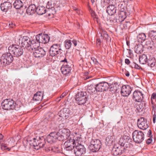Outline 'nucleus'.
<instances>
[{"label":"nucleus","instance_id":"1","mask_svg":"<svg viewBox=\"0 0 156 156\" xmlns=\"http://www.w3.org/2000/svg\"><path fill=\"white\" fill-rule=\"evenodd\" d=\"M15 43L20 44H21L22 47H25V48L29 51H31L33 50L32 47H34V43H33V40L30 41L29 37L27 36L23 37L16 38L15 39Z\"/></svg>","mask_w":156,"mask_h":156},{"label":"nucleus","instance_id":"2","mask_svg":"<svg viewBox=\"0 0 156 156\" xmlns=\"http://www.w3.org/2000/svg\"><path fill=\"white\" fill-rule=\"evenodd\" d=\"M35 39L33 40V43H34V47L40 46V43L45 44L48 42L50 39V37L47 34H40L37 35L35 37Z\"/></svg>","mask_w":156,"mask_h":156},{"label":"nucleus","instance_id":"3","mask_svg":"<svg viewBox=\"0 0 156 156\" xmlns=\"http://www.w3.org/2000/svg\"><path fill=\"white\" fill-rule=\"evenodd\" d=\"M9 52L13 55L14 57H19L22 55L23 53V48L18 44H12L8 48Z\"/></svg>","mask_w":156,"mask_h":156},{"label":"nucleus","instance_id":"4","mask_svg":"<svg viewBox=\"0 0 156 156\" xmlns=\"http://www.w3.org/2000/svg\"><path fill=\"white\" fill-rule=\"evenodd\" d=\"M73 137H70V138L67 139L64 144V153H65L66 155L68 156L72 153V150L76 145L74 139H73Z\"/></svg>","mask_w":156,"mask_h":156},{"label":"nucleus","instance_id":"5","mask_svg":"<svg viewBox=\"0 0 156 156\" xmlns=\"http://www.w3.org/2000/svg\"><path fill=\"white\" fill-rule=\"evenodd\" d=\"M1 105L3 109L9 110L14 109L16 105V104L12 99H6L2 102Z\"/></svg>","mask_w":156,"mask_h":156},{"label":"nucleus","instance_id":"6","mask_svg":"<svg viewBox=\"0 0 156 156\" xmlns=\"http://www.w3.org/2000/svg\"><path fill=\"white\" fill-rule=\"evenodd\" d=\"M13 59L12 55L9 52L2 55L0 59V62L2 66H4L11 63Z\"/></svg>","mask_w":156,"mask_h":156},{"label":"nucleus","instance_id":"7","mask_svg":"<svg viewBox=\"0 0 156 156\" xmlns=\"http://www.w3.org/2000/svg\"><path fill=\"white\" fill-rule=\"evenodd\" d=\"M87 93L85 92H79L76 94L75 100L79 105H84L87 100Z\"/></svg>","mask_w":156,"mask_h":156},{"label":"nucleus","instance_id":"8","mask_svg":"<svg viewBox=\"0 0 156 156\" xmlns=\"http://www.w3.org/2000/svg\"><path fill=\"white\" fill-rule=\"evenodd\" d=\"M134 141L137 144H140L144 140V133L141 131L135 130L132 133Z\"/></svg>","mask_w":156,"mask_h":156},{"label":"nucleus","instance_id":"9","mask_svg":"<svg viewBox=\"0 0 156 156\" xmlns=\"http://www.w3.org/2000/svg\"><path fill=\"white\" fill-rule=\"evenodd\" d=\"M61 62H64L61 69L62 73L65 75L68 76L70 73L72 68L70 63L65 58L64 60L61 61Z\"/></svg>","mask_w":156,"mask_h":156},{"label":"nucleus","instance_id":"10","mask_svg":"<svg viewBox=\"0 0 156 156\" xmlns=\"http://www.w3.org/2000/svg\"><path fill=\"white\" fill-rule=\"evenodd\" d=\"M101 145V143L99 140H93L89 146V148L92 152H95L99 150Z\"/></svg>","mask_w":156,"mask_h":156},{"label":"nucleus","instance_id":"11","mask_svg":"<svg viewBox=\"0 0 156 156\" xmlns=\"http://www.w3.org/2000/svg\"><path fill=\"white\" fill-rule=\"evenodd\" d=\"M59 133L58 136L59 141L63 140L70 138V137L73 136L70 135V131L67 129H63L59 130Z\"/></svg>","mask_w":156,"mask_h":156},{"label":"nucleus","instance_id":"12","mask_svg":"<svg viewBox=\"0 0 156 156\" xmlns=\"http://www.w3.org/2000/svg\"><path fill=\"white\" fill-rule=\"evenodd\" d=\"M32 48H33V50L30 52H33V55L35 57H42L46 54V51L42 48L32 47Z\"/></svg>","mask_w":156,"mask_h":156},{"label":"nucleus","instance_id":"13","mask_svg":"<svg viewBox=\"0 0 156 156\" xmlns=\"http://www.w3.org/2000/svg\"><path fill=\"white\" fill-rule=\"evenodd\" d=\"M62 50L60 44H55L52 45L49 50V54L52 57L54 56L59 53H61Z\"/></svg>","mask_w":156,"mask_h":156},{"label":"nucleus","instance_id":"14","mask_svg":"<svg viewBox=\"0 0 156 156\" xmlns=\"http://www.w3.org/2000/svg\"><path fill=\"white\" fill-rule=\"evenodd\" d=\"M74 152L76 156H85L86 149L83 145L78 144L74 148Z\"/></svg>","mask_w":156,"mask_h":156},{"label":"nucleus","instance_id":"15","mask_svg":"<svg viewBox=\"0 0 156 156\" xmlns=\"http://www.w3.org/2000/svg\"><path fill=\"white\" fill-rule=\"evenodd\" d=\"M109 84L105 82L99 83L96 84V92H102L106 90L109 88Z\"/></svg>","mask_w":156,"mask_h":156},{"label":"nucleus","instance_id":"16","mask_svg":"<svg viewBox=\"0 0 156 156\" xmlns=\"http://www.w3.org/2000/svg\"><path fill=\"white\" fill-rule=\"evenodd\" d=\"M137 125L139 128L143 130L146 129L148 126L147 119L143 117L138 120Z\"/></svg>","mask_w":156,"mask_h":156},{"label":"nucleus","instance_id":"17","mask_svg":"<svg viewBox=\"0 0 156 156\" xmlns=\"http://www.w3.org/2000/svg\"><path fill=\"white\" fill-rule=\"evenodd\" d=\"M59 135V133L56 132H51L47 136L46 139V140L48 143H52L55 142L57 140H58V136Z\"/></svg>","mask_w":156,"mask_h":156},{"label":"nucleus","instance_id":"18","mask_svg":"<svg viewBox=\"0 0 156 156\" xmlns=\"http://www.w3.org/2000/svg\"><path fill=\"white\" fill-rule=\"evenodd\" d=\"M132 89L131 87L128 85H124L121 87V93L124 97H128L130 94Z\"/></svg>","mask_w":156,"mask_h":156},{"label":"nucleus","instance_id":"19","mask_svg":"<svg viewBox=\"0 0 156 156\" xmlns=\"http://www.w3.org/2000/svg\"><path fill=\"white\" fill-rule=\"evenodd\" d=\"M133 98L136 102L139 103L140 102L144 101H143V94L142 92L139 91H135L133 92Z\"/></svg>","mask_w":156,"mask_h":156},{"label":"nucleus","instance_id":"20","mask_svg":"<svg viewBox=\"0 0 156 156\" xmlns=\"http://www.w3.org/2000/svg\"><path fill=\"white\" fill-rule=\"evenodd\" d=\"M58 115L59 116L63 119H66L71 115L70 110L67 108H63L58 113Z\"/></svg>","mask_w":156,"mask_h":156},{"label":"nucleus","instance_id":"21","mask_svg":"<svg viewBox=\"0 0 156 156\" xmlns=\"http://www.w3.org/2000/svg\"><path fill=\"white\" fill-rule=\"evenodd\" d=\"M121 146L119 147H117L116 146H114L112 150V153L114 156L121 155L125 151L126 149Z\"/></svg>","mask_w":156,"mask_h":156},{"label":"nucleus","instance_id":"22","mask_svg":"<svg viewBox=\"0 0 156 156\" xmlns=\"http://www.w3.org/2000/svg\"><path fill=\"white\" fill-rule=\"evenodd\" d=\"M134 107L136 109V111L139 112H141L143 109L146 107V103L145 101L140 102V103L137 102L135 103Z\"/></svg>","mask_w":156,"mask_h":156},{"label":"nucleus","instance_id":"23","mask_svg":"<svg viewBox=\"0 0 156 156\" xmlns=\"http://www.w3.org/2000/svg\"><path fill=\"white\" fill-rule=\"evenodd\" d=\"M0 7L2 11L7 12L8 10L11 9L12 5L10 2H5L2 3Z\"/></svg>","mask_w":156,"mask_h":156},{"label":"nucleus","instance_id":"24","mask_svg":"<svg viewBox=\"0 0 156 156\" xmlns=\"http://www.w3.org/2000/svg\"><path fill=\"white\" fill-rule=\"evenodd\" d=\"M43 94L41 92H38L35 94L33 98L34 101L39 103L42 100Z\"/></svg>","mask_w":156,"mask_h":156},{"label":"nucleus","instance_id":"25","mask_svg":"<svg viewBox=\"0 0 156 156\" xmlns=\"http://www.w3.org/2000/svg\"><path fill=\"white\" fill-rule=\"evenodd\" d=\"M116 8L115 5H110L107 7V12L110 15H112L116 13Z\"/></svg>","mask_w":156,"mask_h":156},{"label":"nucleus","instance_id":"26","mask_svg":"<svg viewBox=\"0 0 156 156\" xmlns=\"http://www.w3.org/2000/svg\"><path fill=\"white\" fill-rule=\"evenodd\" d=\"M36 7L34 4L30 5L27 9V12L29 15H32L36 12Z\"/></svg>","mask_w":156,"mask_h":156},{"label":"nucleus","instance_id":"27","mask_svg":"<svg viewBox=\"0 0 156 156\" xmlns=\"http://www.w3.org/2000/svg\"><path fill=\"white\" fill-rule=\"evenodd\" d=\"M132 139L128 136H125L120 138L119 141V144L121 146L128 141H131Z\"/></svg>","mask_w":156,"mask_h":156},{"label":"nucleus","instance_id":"28","mask_svg":"<svg viewBox=\"0 0 156 156\" xmlns=\"http://www.w3.org/2000/svg\"><path fill=\"white\" fill-rule=\"evenodd\" d=\"M109 88L110 89V90L113 91H117L119 89V84L118 83L115 82L114 83L109 84Z\"/></svg>","mask_w":156,"mask_h":156},{"label":"nucleus","instance_id":"29","mask_svg":"<svg viewBox=\"0 0 156 156\" xmlns=\"http://www.w3.org/2000/svg\"><path fill=\"white\" fill-rule=\"evenodd\" d=\"M27 141L30 146L34 147V148L35 149V148L37 147V144L39 140H38L35 138H34L31 140H28Z\"/></svg>","mask_w":156,"mask_h":156},{"label":"nucleus","instance_id":"30","mask_svg":"<svg viewBox=\"0 0 156 156\" xmlns=\"http://www.w3.org/2000/svg\"><path fill=\"white\" fill-rule=\"evenodd\" d=\"M143 46L141 44H136L135 47V52L138 54H141L143 51Z\"/></svg>","mask_w":156,"mask_h":156},{"label":"nucleus","instance_id":"31","mask_svg":"<svg viewBox=\"0 0 156 156\" xmlns=\"http://www.w3.org/2000/svg\"><path fill=\"white\" fill-rule=\"evenodd\" d=\"M49 150H51L52 151L56 153H63L64 150H62L61 147L58 146H54L52 147H49Z\"/></svg>","mask_w":156,"mask_h":156},{"label":"nucleus","instance_id":"32","mask_svg":"<svg viewBox=\"0 0 156 156\" xmlns=\"http://www.w3.org/2000/svg\"><path fill=\"white\" fill-rule=\"evenodd\" d=\"M154 41L153 40H148L146 41L145 46L149 49H153L154 47Z\"/></svg>","mask_w":156,"mask_h":156},{"label":"nucleus","instance_id":"33","mask_svg":"<svg viewBox=\"0 0 156 156\" xmlns=\"http://www.w3.org/2000/svg\"><path fill=\"white\" fill-rule=\"evenodd\" d=\"M23 4L20 0H16L13 3L14 7L16 9H19L23 6Z\"/></svg>","mask_w":156,"mask_h":156},{"label":"nucleus","instance_id":"34","mask_svg":"<svg viewBox=\"0 0 156 156\" xmlns=\"http://www.w3.org/2000/svg\"><path fill=\"white\" fill-rule=\"evenodd\" d=\"M46 9L44 6H38L36 9V12L39 15H42L45 12Z\"/></svg>","mask_w":156,"mask_h":156},{"label":"nucleus","instance_id":"35","mask_svg":"<svg viewBox=\"0 0 156 156\" xmlns=\"http://www.w3.org/2000/svg\"><path fill=\"white\" fill-rule=\"evenodd\" d=\"M126 17V12H120L119 13L118 21L119 22L123 21Z\"/></svg>","mask_w":156,"mask_h":156},{"label":"nucleus","instance_id":"36","mask_svg":"<svg viewBox=\"0 0 156 156\" xmlns=\"http://www.w3.org/2000/svg\"><path fill=\"white\" fill-rule=\"evenodd\" d=\"M139 61L140 63L141 64H145L146 62L148 61L147 55L144 54L140 55Z\"/></svg>","mask_w":156,"mask_h":156},{"label":"nucleus","instance_id":"37","mask_svg":"<svg viewBox=\"0 0 156 156\" xmlns=\"http://www.w3.org/2000/svg\"><path fill=\"white\" fill-rule=\"evenodd\" d=\"M123 3L120 2V3L118 5V9H119L120 12H126L127 11V8L125 5L126 4H123Z\"/></svg>","mask_w":156,"mask_h":156},{"label":"nucleus","instance_id":"38","mask_svg":"<svg viewBox=\"0 0 156 156\" xmlns=\"http://www.w3.org/2000/svg\"><path fill=\"white\" fill-rule=\"evenodd\" d=\"M146 36L145 34L141 33L137 36V39L139 42L142 43L146 39Z\"/></svg>","mask_w":156,"mask_h":156},{"label":"nucleus","instance_id":"39","mask_svg":"<svg viewBox=\"0 0 156 156\" xmlns=\"http://www.w3.org/2000/svg\"><path fill=\"white\" fill-rule=\"evenodd\" d=\"M148 36L151 40L154 41L156 40V31H150L149 32Z\"/></svg>","mask_w":156,"mask_h":156},{"label":"nucleus","instance_id":"40","mask_svg":"<svg viewBox=\"0 0 156 156\" xmlns=\"http://www.w3.org/2000/svg\"><path fill=\"white\" fill-rule=\"evenodd\" d=\"M65 46L66 49H69L72 45L71 40H66L64 42Z\"/></svg>","mask_w":156,"mask_h":156},{"label":"nucleus","instance_id":"41","mask_svg":"<svg viewBox=\"0 0 156 156\" xmlns=\"http://www.w3.org/2000/svg\"><path fill=\"white\" fill-rule=\"evenodd\" d=\"M96 85L94 86L92 85H90L88 87L87 89L88 90H90V93H94L96 91Z\"/></svg>","mask_w":156,"mask_h":156},{"label":"nucleus","instance_id":"42","mask_svg":"<svg viewBox=\"0 0 156 156\" xmlns=\"http://www.w3.org/2000/svg\"><path fill=\"white\" fill-rule=\"evenodd\" d=\"M37 147L35 148V149L38 150L40 148L45 147L46 148L45 143L44 141L42 142L41 140H39V142L37 144Z\"/></svg>","mask_w":156,"mask_h":156},{"label":"nucleus","instance_id":"43","mask_svg":"<svg viewBox=\"0 0 156 156\" xmlns=\"http://www.w3.org/2000/svg\"><path fill=\"white\" fill-rule=\"evenodd\" d=\"M154 59L150 60L149 59L147 62L148 66H150L151 68L154 67L156 64L155 62H154Z\"/></svg>","mask_w":156,"mask_h":156},{"label":"nucleus","instance_id":"44","mask_svg":"<svg viewBox=\"0 0 156 156\" xmlns=\"http://www.w3.org/2000/svg\"><path fill=\"white\" fill-rule=\"evenodd\" d=\"M132 141H128L126 142L124 144H123L121 146L122 147H123L125 148V147L127 148L128 147H129L132 146L131 142Z\"/></svg>","mask_w":156,"mask_h":156},{"label":"nucleus","instance_id":"45","mask_svg":"<svg viewBox=\"0 0 156 156\" xmlns=\"http://www.w3.org/2000/svg\"><path fill=\"white\" fill-rule=\"evenodd\" d=\"M103 37H104V38H105V40L107 41H111V38L109 37L108 34H107L106 32H105L103 34Z\"/></svg>","mask_w":156,"mask_h":156},{"label":"nucleus","instance_id":"46","mask_svg":"<svg viewBox=\"0 0 156 156\" xmlns=\"http://www.w3.org/2000/svg\"><path fill=\"white\" fill-rule=\"evenodd\" d=\"M76 135L73 137L74 138H73L74 139L75 142H76H76L80 141L81 140V135H78L77 136L76 133Z\"/></svg>","mask_w":156,"mask_h":156},{"label":"nucleus","instance_id":"47","mask_svg":"<svg viewBox=\"0 0 156 156\" xmlns=\"http://www.w3.org/2000/svg\"><path fill=\"white\" fill-rule=\"evenodd\" d=\"M46 7L48 9L53 8V5L51 4V2H48L47 4Z\"/></svg>","mask_w":156,"mask_h":156},{"label":"nucleus","instance_id":"48","mask_svg":"<svg viewBox=\"0 0 156 156\" xmlns=\"http://www.w3.org/2000/svg\"><path fill=\"white\" fill-rule=\"evenodd\" d=\"M90 13L92 17L95 18L96 17V14L95 12L92 9L90 10Z\"/></svg>","mask_w":156,"mask_h":156},{"label":"nucleus","instance_id":"49","mask_svg":"<svg viewBox=\"0 0 156 156\" xmlns=\"http://www.w3.org/2000/svg\"><path fill=\"white\" fill-rule=\"evenodd\" d=\"M66 94V93L64 92L63 93L62 95L60 96V98H63ZM59 98H57V100H58V101H59L60 100V99H59Z\"/></svg>","mask_w":156,"mask_h":156},{"label":"nucleus","instance_id":"50","mask_svg":"<svg viewBox=\"0 0 156 156\" xmlns=\"http://www.w3.org/2000/svg\"><path fill=\"white\" fill-rule=\"evenodd\" d=\"M91 59L95 65H98L99 64V63L96 58L93 57L91 58Z\"/></svg>","mask_w":156,"mask_h":156},{"label":"nucleus","instance_id":"51","mask_svg":"<svg viewBox=\"0 0 156 156\" xmlns=\"http://www.w3.org/2000/svg\"><path fill=\"white\" fill-rule=\"evenodd\" d=\"M152 141V137H150V138L149 139H148L147 140V142H146V143L147 144H149L151 143Z\"/></svg>","mask_w":156,"mask_h":156},{"label":"nucleus","instance_id":"52","mask_svg":"<svg viewBox=\"0 0 156 156\" xmlns=\"http://www.w3.org/2000/svg\"><path fill=\"white\" fill-rule=\"evenodd\" d=\"M118 19H115V18L114 19H112L111 20V21H112V23H119V22L118 21Z\"/></svg>","mask_w":156,"mask_h":156},{"label":"nucleus","instance_id":"53","mask_svg":"<svg viewBox=\"0 0 156 156\" xmlns=\"http://www.w3.org/2000/svg\"><path fill=\"white\" fill-rule=\"evenodd\" d=\"M130 1V0H120V2L124 3L125 4L127 5V3Z\"/></svg>","mask_w":156,"mask_h":156},{"label":"nucleus","instance_id":"54","mask_svg":"<svg viewBox=\"0 0 156 156\" xmlns=\"http://www.w3.org/2000/svg\"><path fill=\"white\" fill-rule=\"evenodd\" d=\"M72 42L73 44L74 45L76 46L77 45V43L78 42V41H77L75 39H73V40L71 41V42Z\"/></svg>","mask_w":156,"mask_h":156},{"label":"nucleus","instance_id":"55","mask_svg":"<svg viewBox=\"0 0 156 156\" xmlns=\"http://www.w3.org/2000/svg\"><path fill=\"white\" fill-rule=\"evenodd\" d=\"M133 66L135 68L137 69H140V67L137 64L135 63H133Z\"/></svg>","mask_w":156,"mask_h":156},{"label":"nucleus","instance_id":"56","mask_svg":"<svg viewBox=\"0 0 156 156\" xmlns=\"http://www.w3.org/2000/svg\"><path fill=\"white\" fill-rule=\"evenodd\" d=\"M156 98V94L155 93H154L152 95L151 97V99L152 100L153 99H155Z\"/></svg>","mask_w":156,"mask_h":156},{"label":"nucleus","instance_id":"57","mask_svg":"<svg viewBox=\"0 0 156 156\" xmlns=\"http://www.w3.org/2000/svg\"><path fill=\"white\" fill-rule=\"evenodd\" d=\"M121 26H123V28L124 29L126 28L127 27V23H125L123 24L122 23L121 24Z\"/></svg>","mask_w":156,"mask_h":156},{"label":"nucleus","instance_id":"58","mask_svg":"<svg viewBox=\"0 0 156 156\" xmlns=\"http://www.w3.org/2000/svg\"><path fill=\"white\" fill-rule=\"evenodd\" d=\"M147 136L148 137H152V136L151 135V130L149 129L148 131V132L147 133Z\"/></svg>","mask_w":156,"mask_h":156},{"label":"nucleus","instance_id":"59","mask_svg":"<svg viewBox=\"0 0 156 156\" xmlns=\"http://www.w3.org/2000/svg\"><path fill=\"white\" fill-rule=\"evenodd\" d=\"M9 25L10 27L13 28L15 26V25L14 24L12 23V22L9 23Z\"/></svg>","mask_w":156,"mask_h":156},{"label":"nucleus","instance_id":"60","mask_svg":"<svg viewBox=\"0 0 156 156\" xmlns=\"http://www.w3.org/2000/svg\"><path fill=\"white\" fill-rule=\"evenodd\" d=\"M1 149L2 150L9 149V148L7 147L5 145L2 146L1 147Z\"/></svg>","mask_w":156,"mask_h":156},{"label":"nucleus","instance_id":"61","mask_svg":"<svg viewBox=\"0 0 156 156\" xmlns=\"http://www.w3.org/2000/svg\"><path fill=\"white\" fill-rule=\"evenodd\" d=\"M97 44L99 45H100L101 44V41L100 39H97Z\"/></svg>","mask_w":156,"mask_h":156},{"label":"nucleus","instance_id":"62","mask_svg":"<svg viewBox=\"0 0 156 156\" xmlns=\"http://www.w3.org/2000/svg\"><path fill=\"white\" fill-rule=\"evenodd\" d=\"M156 118V113H154L153 115V122L154 123H155V120Z\"/></svg>","mask_w":156,"mask_h":156},{"label":"nucleus","instance_id":"63","mask_svg":"<svg viewBox=\"0 0 156 156\" xmlns=\"http://www.w3.org/2000/svg\"><path fill=\"white\" fill-rule=\"evenodd\" d=\"M125 62L126 64L128 65L130 63V61L129 59L126 58L125 59Z\"/></svg>","mask_w":156,"mask_h":156},{"label":"nucleus","instance_id":"64","mask_svg":"<svg viewBox=\"0 0 156 156\" xmlns=\"http://www.w3.org/2000/svg\"><path fill=\"white\" fill-rule=\"evenodd\" d=\"M125 75L126 76L129 77V76L130 74L129 72H127L125 73Z\"/></svg>","mask_w":156,"mask_h":156}]
</instances>
